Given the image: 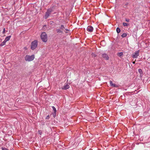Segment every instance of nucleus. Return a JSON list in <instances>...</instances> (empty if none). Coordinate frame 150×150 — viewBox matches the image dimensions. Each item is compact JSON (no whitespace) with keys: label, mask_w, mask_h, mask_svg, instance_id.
Here are the masks:
<instances>
[{"label":"nucleus","mask_w":150,"mask_h":150,"mask_svg":"<svg viewBox=\"0 0 150 150\" xmlns=\"http://www.w3.org/2000/svg\"><path fill=\"white\" fill-rule=\"evenodd\" d=\"M56 31L58 33H62L63 32L62 30L61 29H57L56 30Z\"/></svg>","instance_id":"f8f14e48"},{"label":"nucleus","mask_w":150,"mask_h":150,"mask_svg":"<svg viewBox=\"0 0 150 150\" xmlns=\"http://www.w3.org/2000/svg\"><path fill=\"white\" fill-rule=\"evenodd\" d=\"M125 21L127 22H129V18H126Z\"/></svg>","instance_id":"412c9836"},{"label":"nucleus","mask_w":150,"mask_h":150,"mask_svg":"<svg viewBox=\"0 0 150 150\" xmlns=\"http://www.w3.org/2000/svg\"><path fill=\"white\" fill-rule=\"evenodd\" d=\"M123 24L124 26H127L129 25V24L128 23H123Z\"/></svg>","instance_id":"f3484780"},{"label":"nucleus","mask_w":150,"mask_h":150,"mask_svg":"<svg viewBox=\"0 0 150 150\" xmlns=\"http://www.w3.org/2000/svg\"><path fill=\"white\" fill-rule=\"evenodd\" d=\"M93 27L91 26H88L87 28V30L90 32H93Z\"/></svg>","instance_id":"423d86ee"},{"label":"nucleus","mask_w":150,"mask_h":150,"mask_svg":"<svg viewBox=\"0 0 150 150\" xmlns=\"http://www.w3.org/2000/svg\"><path fill=\"white\" fill-rule=\"evenodd\" d=\"M11 36H7L6 38H5V39L4 40L6 42L7 41H8L10 39V38H11Z\"/></svg>","instance_id":"9d476101"},{"label":"nucleus","mask_w":150,"mask_h":150,"mask_svg":"<svg viewBox=\"0 0 150 150\" xmlns=\"http://www.w3.org/2000/svg\"><path fill=\"white\" fill-rule=\"evenodd\" d=\"M132 63H133V64H134L135 63V61L133 62H132Z\"/></svg>","instance_id":"393cba45"},{"label":"nucleus","mask_w":150,"mask_h":150,"mask_svg":"<svg viewBox=\"0 0 150 150\" xmlns=\"http://www.w3.org/2000/svg\"><path fill=\"white\" fill-rule=\"evenodd\" d=\"M116 31L117 33H119L120 31V30L119 28H117L116 29Z\"/></svg>","instance_id":"dca6fc26"},{"label":"nucleus","mask_w":150,"mask_h":150,"mask_svg":"<svg viewBox=\"0 0 150 150\" xmlns=\"http://www.w3.org/2000/svg\"><path fill=\"white\" fill-rule=\"evenodd\" d=\"M64 28V27L63 25H61V29L62 30H63Z\"/></svg>","instance_id":"a211bd4d"},{"label":"nucleus","mask_w":150,"mask_h":150,"mask_svg":"<svg viewBox=\"0 0 150 150\" xmlns=\"http://www.w3.org/2000/svg\"><path fill=\"white\" fill-rule=\"evenodd\" d=\"M65 30H66V31H68V30H68L67 29H65Z\"/></svg>","instance_id":"b1692460"},{"label":"nucleus","mask_w":150,"mask_h":150,"mask_svg":"<svg viewBox=\"0 0 150 150\" xmlns=\"http://www.w3.org/2000/svg\"><path fill=\"white\" fill-rule=\"evenodd\" d=\"M35 58V56L34 55H32L30 56L26 55L25 57V59L26 61L30 62L33 61Z\"/></svg>","instance_id":"f03ea898"},{"label":"nucleus","mask_w":150,"mask_h":150,"mask_svg":"<svg viewBox=\"0 0 150 150\" xmlns=\"http://www.w3.org/2000/svg\"><path fill=\"white\" fill-rule=\"evenodd\" d=\"M52 10L51 9H48L47 10V11L45 13V19H47L49 16L51 14V13L52 12Z\"/></svg>","instance_id":"20e7f679"},{"label":"nucleus","mask_w":150,"mask_h":150,"mask_svg":"<svg viewBox=\"0 0 150 150\" xmlns=\"http://www.w3.org/2000/svg\"><path fill=\"white\" fill-rule=\"evenodd\" d=\"M37 46L38 41L36 40H34L31 43V49L33 50H34L37 47Z\"/></svg>","instance_id":"7ed1b4c3"},{"label":"nucleus","mask_w":150,"mask_h":150,"mask_svg":"<svg viewBox=\"0 0 150 150\" xmlns=\"http://www.w3.org/2000/svg\"><path fill=\"white\" fill-rule=\"evenodd\" d=\"M127 34L126 33H123L121 35L122 38H125L127 36Z\"/></svg>","instance_id":"2eb2a0df"},{"label":"nucleus","mask_w":150,"mask_h":150,"mask_svg":"<svg viewBox=\"0 0 150 150\" xmlns=\"http://www.w3.org/2000/svg\"><path fill=\"white\" fill-rule=\"evenodd\" d=\"M40 37L43 42H46L47 40V37L45 32H42L40 35Z\"/></svg>","instance_id":"f257e3e1"},{"label":"nucleus","mask_w":150,"mask_h":150,"mask_svg":"<svg viewBox=\"0 0 150 150\" xmlns=\"http://www.w3.org/2000/svg\"><path fill=\"white\" fill-rule=\"evenodd\" d=\"M102 57L104 58L105 59L108 60L109 59V57L107 54H102Z\"/></svg>","instance_id":"0eeeda50"},{"label":"nucleus","mask_w":150,"mask_h":150,"mask_svg":"<svg viewBox=\"0 0 150 150\" xmlns=\"http://www.w3.org/2000/svg\"><path fill=\"white\" fill-rule=\"evenodd\" d=\"M38 133L39 134H40V135H41L42 134V132L41 131V130H39L38 131Z\"/></svg>","instance_id":"6ab92c4d"},{"label":"nucleus","mask_w":150,"mask_h":150,"mask_svg":"<svg viewBox=\"0 0 150 150\" xmlns=\"http://www.w3.org/2000/svg\"><path fill=\"white\" fill-rule=\"evenodd\" d=\"M117 55L120 57H121L122 55H123L122 52H120L117 54Z\"/></svg>","instance_id":"4468645a"},{"label":"nucleus","mask_w":150,"mask_h":150,"mask_svg":"<svg viewBox=\"0 0 150 150\" xmlns=\"http://www.w3.org/2000/svg\"><path fill=\"white\" fill-rule=\"evenodd\" d=\"M138 71L141 74L142 72V70L141 69H138Z\"/></svg>","instance_id":"aec40b11"},{"label":"nucleus","mask_w":150,"mask_h":150,"mask_svg":"<svg viewBox=\"0 0 150 150\" xmlns=\"http://www.w3.org/2000/svg\"><path fill=\"white\" fill-rule=\"evenodd\" d=\"M52 109L54 111V113L56 115V112H57L54 106H52Z\"/></svg>","instance_id":"ddd939ff"},{"label":"nucleus","mask_w":150,"mask_h":150,"mask_svg":"<svg viewBox=\"0 0 150 150\" xmlns=\"http://www.w3.org/2000/svg\"><path fill=\"white\" fill-rule=\"evenodd\" d=\"M5 33V28H4V30H3V33L4 34Z\"/></svg>","instance_id":"4be33fe9"},{"label":"nucleus","mask_w":150,"mask_h":150,"mask_svg":"<svg viewBox=\"0 0 150 150\" xmlns=\"http://www.w3.org/2000/svg\"><path fill=\"white\" fill-rule=\"evenodd\" d=\"M139 50L136 51L132 55V57L133 58H137L139 55Z\"/></svg>","instance_id":"39448f33"},{"label":"nucleus","mask_w":150,"mask_h":150,"mask_svg":"<svg viewBox=\"0 0 150 150\" xmlns=\"http://www.w3.org/2000/svg\"><path fill=\"white\" fill-rule=\"evenodd\" d=\"M69 88V86L68 84H65L63 87L62 88L63 89L66 90L68 89Z\"/></svg>","instance_id":"1a4fd4ad"},{"label":"nucleus","mask_w":150,"mask_h":150,"mask_svg":"<svg viewBox=\"0 0 150 150\" xmlns=\"http://www.w3.org/2000/svg\"><path fill=\"white\" fill-rule=\"evenodd\" d=\"M6 42L4 40L2 42H1L0 45L1 46L5 45L6 44Z\"/></svg>","instance_id":"9b49d317"},{"label":"nucleus","mask_w":150,"mask_h":150,"mask_svg":"<svg viewBox=\"0 0 150 150\" xmlns=\"http://www.w3.org/2000/svg\"><path fill=\"white\" fill-rule=\"evenodd\" d=\"M49 115H48L46 117V119H49Z\"/></svg>","instance_id":"5701e85b"},{"label":"nucleus","mask_w":150,"mask_h":150,"mask_svg":"<svg viewBox=\"0 0 150 150\" xmlns=\"http://www.w3.org/2000/svg\"><path fill=\"white\" fill-rule=\"evenodd\" d=\"M110 84L111 86H112L113 87H118V86L115 83H112V81H110Z\"/></svg>","instance_id":"6e6552de"}]
</instances>
